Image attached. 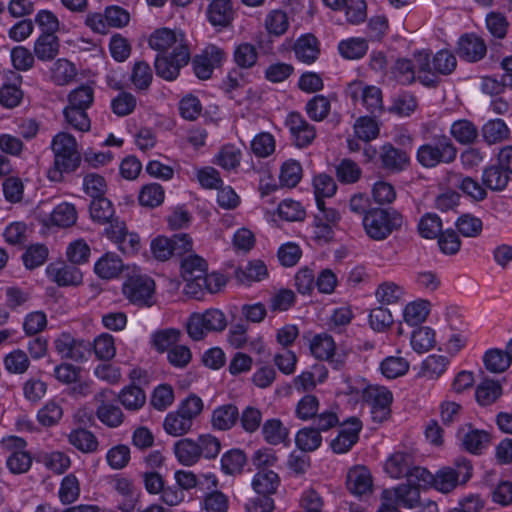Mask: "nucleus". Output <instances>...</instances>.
Here are the masks:
<instances>
[{
	"instance_id": "f257e3e1",
	"label": "nucleus",
	"mask_w": 512,
	"mask_h": 512,
	"mask_svg": "<svg viewBox=\"0 0 512 512\" xmlns=\"http://www.w3.org/2000/svg\"><path fill=\"white\" fill-rule=\"evenodd\" d=\"M149 46L159 52L154 61L156 75L173 81L190 59V48L181 31L161 28L154 31L149 38Z\"/></svg>"
},
{
	"instance_id": "f03ea898",
	"label": "nucleus",
	"mask_w": 512,
	"mask_h": 512,
	"mask_svg": "<svg viewBox=\"0 0 512 512\" xmlns=\"http://www.w3.org/2000/svg\"><path fill=\"white\" fill-rule=\"evenodd\" d=\"M54 153V168L49 170V178L60 181L64 172L75 171L80 164V154L76 139L65 132L54 136L51 144Z\"/></svg>"
},
{
	"instance_id": "7ed1b4c3",
	"label": "nucleus",
	"mask_w": 512,
	"mask_h": 512,
	"mask_svg": "<svg viewBox=\"0 0 512 512\" xmlns=\"http://www.w3.org/2000/svg\"><path fill=\"white\" fill-rule=\"evenodd\" d=\"M362 223L366 234L371 239L381 241L402 227L404 217L395 209L370 208L363 217Z\"/></svg>"
},
{
	"instance_id": "20e7f679",
	"label": "nucleus",
	"mask_w": 512,
	"mask_h": 512,
	"mask_svg": "<svg viewBox=\"0 0 512 512\" xmlns=\"http://www.w3.org/2000/svg\"><path fill=\"white\" fill-rule=\"evenodd\" d=\"M457 158V148L446 135H437L428 143L421 145L416 153L418 163L425 168H434L439 164H450Z\"/></svg>"
},
{
	"instance_id": "39448f33",
	"label": "nucleus",
	"mask_w": 512,
	"mask_h": 512,
	"mask_svg": "<svg viewBox=\"0 0 512 512\" xmlns=\"http://www.w3.org/2000/svg\"><path fill=\"white\" fill-rule=\"evenodd\" d=\"M472 476V464L466 458H458L453 466L439 469L433 478V487L442 492L449 493L460 485H465Z\"/></svg>"
},
{
	"instance_id": "423d86ee",
	"label": "nucleus",
	"mask_w": 512,
	"mask_h": 512,
	"mask_svg": "<svg viewBox=\"0 0 512 512\" xmlns=\"http://www.w3.org/2000/svg\"><path fill=\"white\" fill-rule=\"evenodd\" d=\"M226 326V317L222 311L208 309L203 313H192L186 323V330L192 340L200 341L208 332H220Z\"/></svg>"
},
{
	"instance_id": "0eeeda50",
	"label": "nucleus",
	"mask_w": 512,
	"mask_h": 512,
	"mask_svg": "<svg viewBox=\"0 0 512 512\" xmlns=\"http://www.w3.org/2000/svg\"><path fill=\"white\" fill-rule=\"evenodd\" d=\"M122 291L134 305L150 307L154 304L155 282L147 275L129 276L123 284Z\"/></svg>"
},
{
	"instance_id": "6e6552de",
	"label": "nucleus",
	"mask_w": 512,
	"mask_h": 512,
	"mask_svg": "<svg viewBox=\"0 0 512 512\" xmlns=\"http://www.w3.org/2000/svg\"><path fill=\"white\" fill-rule=\"evenodd\" d=\"M192 249V239L186 233L175 234L172 238L158 236L151 242L153 256L159 261H166L171 256H182Z\"/></svg>"
},
{
	"instance_id": "1a4fd4ad",
	"label": "nucleus",
	"mask_w": 512,
	"mask_h": 512,
	"mask_svg": "<svg viewBox=\"0 0 512 512\" xmlns=\"http://www.w3.org/2000/svg\"><path fill=\"white\" fill-rule=\"evenodd\" d=\"M310 351L315 358L327 361L334 369H341L345 364V354L336 351L332 336L326 333L314 336Z\"/></svg>"
},
{
	"instance_id": "9d476101",
	"label": "nucleus",
	"mask_w": 512,
	"mask_h": 512,
	"mask_svg": "<svg viewBox=\"0 0 512 512\" xmlns=\"http://www.w3.org/2000/svg\"><path fill=\"white\" fill-rule=\"evenodd\" d=\"M226 59L225 51L216 46H207L201 54L192 59V67L195 75L201 80H207L212 76L215 67H218Z\"/></svg>"
},
{
	"instance_id": "9b49d317",
	"label": "nucleus",
	"mask_w": 512,
	"mask_h": 512,
	"mask_svg": "<svg viewBox=\"0 0 512 512\" xmlns=\"http://www.w3.org/2000/svg\"><path fill=\"white\" fill-rule=\"evenodd\" d=\"M346 93L354 102L360 99L372 114L383 109L382 92L376 86H363L362 82L355 81L348 85Z\"/></svg>"
},
{
	"instance_id": "f8f14e48",
	"label": "nucleus",
	"mask_w": 512,
	"mask_h": 512,
	"mask_svg": "<svg viewBox=\"0 0 512 512\" xmlns=\"http://www.w3.org/2000/svg\"><path fill=\"white\" fill-rule=\"evenodd\" d=\"M285 125L290 131L293 143L299 148L309 146L316 137L315 127L298 112L289 113Z\"/></svg>"
},
{
	"instance_id": "ddd939ff",
	"label": "nucleus",
	"mask_w": 512,
	"mask_h": 512,
	"mask_svg": "<svg viewBox=\"0 0 512 512\" xmlns=\"http://www.w3.org/2000/svg\"><path fill=\"white\" fill-rule=\"evenodd\" d=\"M362 423L357 417H351L340 426L336 438L331 441V448L335 453H346L359 440Z\"/></svg>"
},
{
	"instance_id": "4468645a",
	"label": "nucleus",
	"mask_w": 512,
	"mask_h": 512,
	"mask_svg": "<svg viewBox=\"0 0 512 512\" xmlns=\"http://www.w3.org/2000/svg\"><path fill=\"white\" fill-rule=\"evenodd\" d=\"M115 393L110 389H105L95 396V400L99 403L96 410L98 419L109 427H118L123 422V413L121 409L107 401L114 397Z\"/></svg>"
},
{
	"instance_id": "2eb2a0df",
	"label": "nucleus",
	"mask_w": 512,
	"mask_h": 512,
	"mask_svg": "<svg viewBox=\"0 0 512 512\" xmlns=\"http://www.w3.org/2000/svg\"><path fill=\"white\" fill-rule=\"evenodd\" d=\"M456 52L468 62H477L484 58L487 47L484 40L477 35L465 34L460 37Z\"/></svg>"
},
{
	"instance_id": "dca6fc26",
	"label": "nucleus",
	"mask_w": 512,
	"mask_h": 512,
	"mask_svg": "<svg viewBox=\"0 0 512 512\" xmlns=\"http://www.w3.org/2000/svg\"><path fill=\"white\" fill-rule=\"evenodd\" d=\"M379 158L381 167L393 173L405 170L410 164L408 153L389 143L381 147Z\"/></svg>"
},
{
	"instance_id": "f3484780",
	"label": "nucleus",
	"mask_w": 512,
	"mask_h": 512,
	"mask_svg": "<svg viewBox=\"0 0 512 512\" xmlns=\"http://www.w3.org/2000/svg\"><path fill=\"white\" fill-rule=\"evenodd\" d=\"M458 438L463 447L474 454L479 453L490 442L489 434L484 430L474 429L470 424H465L458 430Z\"/></svg>"
},
{
	"instance_id": "a211bd4d",
	"label": "nucleus",
	"mask_w": 512,
	"mask_h": 512,
	"mask_svg": "<svg viewBox=\"0 0 512 512\" xmlns=\"http://www.w3.org/2000/svg\"><path fill=\"white\" fill-rule=\"evenodd\" d=\"M207 17L215 27H228L233 18L234 10L231 0H208Z\"/></svg>"
},
{
	"instance_id": "6ab92c4d",
	"label": "nucleus",
	"mask_w": 512,
	"mask_h": 512,
	"mask_svg": "<svg viewBox=\"0 0 512 512\" xmlns=\"http://www.w3.org/2000/svg\"><path fill=\"white\" fill-rule=\"evenodd\" d=\"M413 64L418 71V80L427 87H436L440 78L433 71V64L430 58V52L420 50L413 53Z\"/></svg>"
},
{
	"instance_id": "aec40b11",
	"label": "nucleus",
	"mask_w": 512,
	"mask_h": 512,
	"mask_svg": "<svg viewBox=\"0 0 512 512\" xmlns=\"http://www.w3.org/2000/svg\"><path fill=\"white\" fill-rule=\"evenodd\" d=\"M47 273L59 286L78 285L82 281L80 270L64 263L50 264Z\"/></svg>"
},
{
	"instance_id": "412c9836",
	"label": "nucleus",
	"mask_w": 512,
	"mask_h": 512,
	"mask_svg": "<svg viewBox=\"0 0 512 512\" xmlns=\"http://www.w3.org/2000/svg\"><path fill=\"white\" fill-rule=\"evenodd\" d=\"M239 419V410L234 404H224L213 410L211 425L220 431L230 430Z\"/></svg>"
},
{
	"instance_id": "4be33fe9",
	"label": "nucleus",
	"mask_w": 512,
	"mask_h": 512,
	"mask_svg": "<svg viewBox=\"0 0 512 512\" xmlns=\"http://www.w3.org/2000/svg\"><path fill=\"white\" fill-rule=\"evenodd\" d=\"M59 38L53 33H42L34 43V55L40 61H51L59 53Z\"/></svg>"
},
{
	"instance_id": "5701e85b",
	"label": "nucleus",
	"mask_w": 512,
	"mask_h": 512,
	"mask_svg": "<svg viewBox=\"0 0 512 512\" xmlns=\"http://www.w3.org/2000/svg\"><path fill=\"white\" fill-rule=\"evenodd\" d=\"M173 450L178 462L184 466H193L201 458L197 440L191 438L176 441Z\"/></svg>"
},
{
	"instance_id": "b1692460",
	"label": "nucleus",
	"mask_w": 512,
	"mask_h": 512,
	"mask_svg": "<svg viewBox=\"0 0 512 512\" xmlns=\"http://www.w3.org/2000/svg\"><path fill=\"white\" fill-rule=\"evenodd\" d=\"M346 484L352 494L361 496L371 491L372 478L365 467H355L348 472Z\"/></svg>"
},
{
	"instance_id": "393cba45",
	"label": "nucleus",
	"mask_w": 512,
	"mask_h": 512,
	"mask_svg": "<svg viewBox=\"0 0 512 512\" xmlns=\"http://www.w3.org/2000/svg\"><path fill=\"white\" fill-rule=\"evenodd\" d=\"M294 52L298 60L311 64L320 54L319 42L312 34H306L297 39Z\"/></svg>"
},
{
	"instance_id": "a878e982",
	"label": "nucleus",
	"mask_w": 512,
	"mask_h": 512,
	"mask_svg": "<svg viewBox=\"0 0 512 512\" xmlns=\"http://www.w3.org/2000/svg\"><path fill=\"white\" fill-rule=\"evenodd\" d=\"M509 180V174L498 164L487 166L482 172V184L484 187L495 192L503 191L507 187Z\"/></svg>"
},
{
	"instance_id": "bb28decb",
	"label": "nucleus",
	"mask_w": 512,
	"mask_h": 512,
	"mask_svg": "<svg viewBox=\"0 0 512 512\" xmlns=\"http://www.w3.org/2000/svg\"><path fill=\"white\" fill-rule=\"evenodd\" d=\"M124 268L122 259L114 253H106L94 266L95 273L102 279L117 277Z\"/></svg>"
},
{
	"instance_id": "cd10ccee",
	"label": "nucleus",
	"mask_w": 512,
	"mask_h": 512,
	"mask_svg": "<svg viewBox=\"0 0 512 512\" xmlns=\"http://www.w3.org/2000/svg\"><path fill=\"white\" fill-rule=\"evenodd\" d=\"M280 485V478L277 473L272 470H259L252 481V487L259 495L265 494L271 496Z\"/></svg>"
},
{
	"instance_id": "c85d7f7f",
	"label": "nucleus",
	"mask_w": 512,
	"mask_h": 512,
	"mask_svg": "<svg viewBox=\"0 0 512 512\" xmlns=\"http://www.w3.org/2000/svg\"><path fill=\"white\" fill-rule=\"evenodd\" d=\"M413 464L410 453L396 452L386 461L385 470L392 478L406 477Z\"/></svg>"
},
{
	"instance_id": "c756f323",
	"label": "nucleus",
	"mask_w": 512,
	"mask_h": 512,
	"mask_svg": "<svg viewBox=\"0 0 512 512\" xmlns=\"http://www.w3.org/2000/svg\"><path fill=\"white\" fill-rule=\"evenodd\" d=\"M69 443L82 453H93L98 449V440L89 430L77 428L68 434Z\"/></svg>"
},
{
	"instance_id": "7c9ffc66",
	"label": "nucleus",
	"mask_w": 512,
	"mask_h": 512,
	"mask_svg": "<svg viewBox=\"0 0 512 512\" xmlns=\"http://www.w3.org/2000/svg\"><path fill=\"white\" fill-rule=\"evenodd\" d=\"M192 426L193 423L177 410L168 413L163 423L166 433L174 437L187 434Z\"/></svg>"
},
{
	"instance_id": "2f4dec72",
	"label": "nucleus",
	"mask_w": 512,
	"mask_h": 512,
	"mask_svg": "<svg viewBox=\"0 0 512 512\" xmlns=\"http://www.w3.org/2000/svg\"><path fill=\"white\" fill-rule=\"evenodd\" d=\"M264 440L270 445H279L288 438V430L279 419H269L262 426Z\"/></svg>"
},
{
	"instance_id": "473e14b6",
	"label": "nucleus",
	"mask_w": 512,
	"mask_h": 512,
	"mask_svg": "<svg viewBox=\"0 0 512 512\" xmlns=\"http://www.w3.org/2000/svg\"><path fill=\"white\" fill-rule=\"evenodd\" d=\"M502 394V387L499 382L485 379L481 382L475 392L477 402L482 406L493 404Z\"/></svg>"
},
{
	"instance_id": "72a5a7b5",
	"label": "nucleus",
	"mask_w": 512,
	"mask_h": 512,
	"mask_svg": "<svg viewBox=\"0 0 512 512\" xmlns=\"http://www.w3.org/2000/svg\"><path fill=\"white\" fill-rule=\"evenodd\" d=\"M118 399L125 409L134 411L143 407L146 402V395L138 385H129L122 389Z\"/></svg>"
},
{
	"instance_id": "f704fd0d",
	"label": "nucleus",
	"mask_w": 512,
	"mask_h": 512,
	"mask_svg": "<svg viewBox=\"0 0 512 512\" xmlns=\"http://www.w3.org/2000/svg\"><path fill=\"white\" fill-rule=\"evenodd\" d=\"M482 136L488 144L499 143L509 137L510 130L502 119L488 121L482 127Z\"/></svg>"
},
{
	"instance_id": "c9c22d12",
	"label": "nucleus",
	"mask_w": 512,
	"mask_h": 512,
	"mask_svg": "<svg viewBox=\"0 0 512 512\" xmlns=\"http://www.w3.org/2000/svg\"><path fill=\"white\" fill-rule=\"evenodd\" d=\"M429 307V301L422 299L407 304L403 311L405 322L410 326L423 323L429 314Z\"/></svg>"
},
{
	"instance_id": "e433bc0d",
	"label": "nucleus",
	"mask_w": 512,
	"mask_h": 512,
	"mask_svg": "<svg viewBox=\"0 0 512 512\" xmlns=\"http://www.w3.org/2000/svg\"><path fill=\"white\" fill-rule=\"evenodd\" d=\"M207 269V262L198 255H190L181 261V274L184 280L200 279Z\"/></svg>"
},
{
	"instance_id": "4c0bfd02",
	"label": "nucleus",
	"mask_w": 512,
	"mask_h": 512,
	"mask_svg": "<svg viewBox=\"0 0 512 512\" xmlns=\"http://www.w3.org/2000/svg\"><path fill=\"white\" fill-rule=\"evenodd\" d=\"M295 442L302 452H312L320 447L322 436L313 426L305 427L298 431Z\"/></svg>"
},
{
	"instance_id": "58836bf2",
	"label": "nucleus",
	"mask_w": 512,
	"mask_h": 512,
	"mask_svg": "<svg viewBox=\"0 0 512 512\" xmlns=\"http://www.w3.org/2000/svg\"><path fill=\"white\" fill-rule=\"evenodd\" d=\"M381 373L388 379L401 377L409 370V362L400 356H389L380 364Z\"/></svg>"
},
{
	"instance_id": "ea45409f",
	"label": "nucleus",
	"mask_w": 512,
	"mask_h": 512,
	"mask_svg": "<svg viewBox=\"0 0 512 512\" xmlns=\"http://www.w3.org/2000/svg\"><path fill=\"white\" fill-rule=\"evenodd\" d=\"M246 455L240 449H231L221 457V469L225 474L241 473L246 464Z\"/></svg>"
},
{
	"instance_id": "a19ab883",
	"label": "nucleus",
	"mask_w": 512,
	"mask_h": 512,
	"mask_svg": "<svg viewBox=\"0 0 512 512\" xmlns=\"http://www.w3.org/2000/svg\"><path fill=\"white\" fill-rule=\"evenodd\" d=\"M395 500L405 508H415L420 501V488L409 484L408 482L400 484L394 489Z\"/></svg>"
},
{
	"instance_id": "79ce46f5",
	"label": "nucleus",
	"mask_w": 512,
	"mask_h": 512,
	"mask_svg": "<svg viewBox=\"0 0 512 512\" xmlns=\"http://www.w3.org/2000/svg\"><path fill=\"white\" fill-rule=\"evenodd\" d=\"M89 210L92 220L99 224L108 223L114 215L113 205L106 197L92 199Z\"/></svg>"
},
{
	"instance_id": "37998d69",
	"label": "nucleus",
	"mask_w": 512,
	"mask_h": 512,
	"mask_svg": "<svg viewBox=\"0 0 512 512\" xmlns=\"http://www.w3.org/2000/svg\"><path fill=\"white\" fill-rule=\"evenodd\" d=\"M483 362L485 368L492 373H502L510 366L506 351L497 348L486 351L483 356Z\"/></svg>"
},
{
	"instance_id": "c03bdc74",
	"label": "nucleus",
	"mask_w": 512,
	"mask_h": 512,
	"mask_svg": "<svg viewBox=\"0 0 512 512\" xmlns=\"http://www.w3.org/2000/svg\"><path fill=\"white\" fill-rule=\"evenodd\" d=\"M435 345V332L430 327L422 326L411 335V346L418 353L429 351Z\"/></svg>"
},
{
	"instance_id": "a18cd8bd",
	"label": "nucleus",
	"mask_w": 512,
	"mask_h": 512,
	"mask_svg": "<svg viewBox=\"0 0 512 512\" xmlns=\"http://www.w3.org/2000/svg\"><path fill=\"white\" fill-rule=\"evenodd\" d=\"M451 134L461 144H472L478 137L477 127L468 120H458L451 126Z\"/></svg>"
},
{
	"instance_id": "49530a36",
	"label": "nucleus",
	"mask_w": 512,
	"mask_h": 512,
	"mask_svg": "<svg viewBox=\"0 0 512 512\" xmlns=\"http://www.w3.org/2000/svg\"><path fill=\"white\" fill-rule=\"evenodd\" d=\"M418 232L425 239L437 238L442 232V220L435 213L424 214L418 223Z\"/></svg>"
},
{
	"instance_id": "de8ad7c7",
	"label": "nucleus",
	"mask_w": 512,
	"mask_h": 512,
	"mask_svg": "<svg viewBox=\"0 0 512 512\" xmlns=\"http://www.w3.org/2000/svg\"><path fill=\"white\" fill-rule=\"evenodd\" d=\"M340 54L346 59H359L362 58L367 50V41L362 38H350L343 40L338 45Z\"/></svg>"
},
{
	"instance_id": "09e8293b",
	"label": "nucleus",
	"mask_w": 512,
	"mask_h": 512,
	"mask_svg": "<svg viewBox=\"0 0 512 512\" xmlns=\"http://www.w3.org/2000/svg\"><path fill=\"white\" fill-rule=\"evenodd\" d=\"M77 212L74 205L61 203L51 213V222L59 227H69L75 224Z\"/></svg>"
},
{
	"instance_id": "8fccbe9b",
	"label": "nucleus",
	"mask_w": 512,
	"mask_h": 512,
	"mask_svg": "<svg viewBox=\"0 0 512 512\" xmlns=\"http://www.w3.org/2000/svg\"><path fill=\"white\" fill-rule=\"evenodd\" d=\"M237 279L242 282L260 281L267 276V268L260 260L249 262L244 268L236 270Z\"/></svg>"
},
{
	"instance_id": "3c124183",
	"label": "nucleus",
	"mask_w": 512,
	"mask_h": 512,
	"mask_svg": "<svg viewBox=\"0 0 512 512\" xmlns=\"http://www.w3.org/2000/svg\"><path fill=\"white\" fill-rule=\"evenodd\" d=\"M233 58L238 67L249 69L257 62V49L250 43H241L235 48Z\"/></svg>"
},
{
	"instance_id": "603ef678",
	"label": "nucleus",
	"mask_w": 512,
	"mask_h": 512,
	"mask_svg": "<svg viewBox=\"0 0 512 512\" xmlns=\"http://www.w3.org/2000/svg\"><path fill=\"white\" fill-rule=\"evenodd\" d=\"M433 71L435 75H449L457 66L456 57L448 50L438 51L432 58Z\"/></svg>"
},
{
	"instance_id": "864d4df0",
	"label": "nucleus",
	"mask_w": 512,
	"mask_h": 512,
	"mask_svg": "<svg viewBox=\"0 0 512 512\" xmlns=\"http://www.w3.org/2000/svg\"><path fill=\"white\" fill-rule=\"evenodd\" d=\"M241 150L235 145L228 144L222 147L216 157V164L225 170H232L240 165Z\"/></svg>"
},
{
	"instance_id": "5fc2aeb1",
	"label": "nucleus",
	"mask_w": 512,
	"mask_h": 512,
	"mask_svg": "<svg viewBox=\"0 0 512 512\" xmlns=\"http://www.w3.org/2000/svg\"><path fill=\"white\" fill-rule=\"evenodd\" d=\"M354 132L358 139L369 142L379 135V126L372 117L362 116L356 120Z\"/></svg>"
},
{
	"instance_id": "6e6d98bb",
	"label": "nucleus",
	"mask_w": 512,
	"mask_h": 512,
	"mask_svg": "<svg viewBox=\"0 0 512 512\" xmlns=\"http://www.w3.org/2000/svg\"><path fill=\"white\" fill-rule=\"evenodd\" d=\"M330 101L324 95H316L310 99L305 107L307 115L314 121H322L330 112Z\"/></svg>"
},
{
	"instance_id": "4d7b16f0",
	"label": "nucleus",
	"mask_w": 512,
	"mask_h": 512,
	"mask_svg": "<svg viewBox=\"0 0 512 512\" xmlns=\"http://www.w3.org/2000/svg\"><path fill=\"white\" fill-rule=\"evenodd\" d=\"M80 495L79 481L74 474L65 476L60 484L59 499L63 504H71Z\"/></svg>"
},
{
	"instance_id": "13d9d810",
	"label": "nucleus",
	"mask_w": 512,
	"mask_h": 512,
	"mask_svg": "<svg viewBox=\"0 0 512 512\" xmlns=\"http://www.w3.org/2000/svg\"><path fill=\"white\" fill-rule=\"evenodd\" d=\"M63 416L62 407L54 400L48 401L37 413L39 423L45 427L57 424Z\"/></svg>"
},
{
	"instance_id": "bf43d9fd",
	"label": "nucleus",
	"mask_w": 512,
	"mask_h": 512,
	"mask_svg": "<svg viewBox=\"0 0 512 512\" xmlns=\"http://www.w3.org/2000/svg\"><path fill=\"white\" fill-rule=\"evenodd\" d=\"M455 225L464 237H478L483 229L482 220L471 214L461 215Z\"/></svg>"
},
{
	"instance_id": "052dcab7",
	"label": "nucleus",
	"mask_w": 512,
	"mask_h": 512,
	"mask_svg": "<svg viewBox=\"0 0 512 512\" xmlns=\"http://www.w3.org/2000/svg\"><path fill=\"white\" fill-rule=\"evenodd\" d=\"M138 200L142 206L154 208L163 202L164 190L157 183L146 185L141 189Z\"/></svg>"
},
{
	"instance_id": "680f3d73",
	"label": "nucleus",
	"mask_w": 512,
	"mask_h": 512,
	"mask_svg": "<svg viewBox=\"0 0 512 512\" xmlns=\"http://www.w3.org/2000/svg\"><path fill=\"white\" fill-rule=\"evenodd\" d=\"M152 70L145 61H138L134 64L131 74V81L138 90H147L152 82Z\"/></svg>"
},
{
	"instance_id": "e2e57ef3",
	"label": "nucleus",
	"mask_w": 512,
	"mask_h": 512,
	"mask_svg": "<svg viewBox=\"0 0 512 512\" xmlns=\"http://www.w3.org/2000/svg\"><path fill=\"white\" fill-rule=\"evenodd\" d=\"M348 23L358 25L367 18V4L365 0H347L343 8Z\"/></svg>"
},
{
	"instance_id": "0e129e2a",
	"label": "nucleus",
	"mask_w": 512,
	"mask_h": 512,
	"mask_svg": "<svg viewBox=\"0 0 512 512\" xmlns=\"http://www.w3.org/2000/svg\"><path fill=\"white\" fill-rule=\"evenodd\" d=\"M76 76L73 63L66 59H58L52 68V78L57 85H66Z\"/></svg>"
},
{
	"instance_id": "69168bd1",
	"label": "nucleus",
	"mask_w": 512,
	"mask_h": 512,
	"mask_svg": "<svg viewBox=\"0 0 512 512\" xmlns=\"http://www.w3.org/2000/svg\"><path fill=\"white\" fill-rule=\"evenodd\" d=\"M94 90L88 85H82L70 92L69 105L74 108L87 110L93 103Z\"/></svg>"
},
{
	"instance_id": "338daca9",
	"label": "nucleus",
	"mask_w": 512,
	"mask_h": 512,
	"mask_svg": "<svg viewBox=\"0 0 512 512\" xmlns=\"http://www.w3.org/2000/svg\"><path fill=\"white\" fill-rule=\"evenodd\" d=\"M67 123L74 129L85 132L90 130V119L86 110L67 106L63 111Z\"/></svg>"
},
{
	"instance_id": "774afa93",
	"label": "nucleus",
	"mask_w": 512,
	"mask_h": 512,
	"mask_svg": "<svg viewBox=\"0 0 512 512\" xmlns=\"http://www.w3.org/2000/svg\"><path fill=\"white\" fill-rule=\"evenodd\" d=\"M181 332L175 328L159 330L153 334V345L159 352L168 350L180 340Z\"/></svg>"
}]
</instances>
